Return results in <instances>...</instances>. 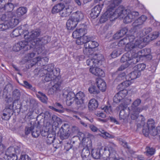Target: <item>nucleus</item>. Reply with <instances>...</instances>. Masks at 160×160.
<instances>
[{
	"label": "nucleus",
	"mask_w": 160,
	"mask_h": 160,
	"mask_svg": "<svg viewBox=\"0 0 160 160\" xmlns=\"http://www.w3.org/2000/svg\"><path fill=\"white\" fill-rule=\"evenodd\" d=\"M73 10L72 5H69L68 7H65L60 13L61 16L62 17H66L69 16L72 12Z\"/></svg>",
	"instance_id": "20"
},
{
	"label": "nucleus",
	"mask_w": 160,
	"mask_h": 160,
	"mask_svg": "<svg viewBox=\"0 0 160 160\" xmlns=\"http://www.w3.org/2000/svg\"><path fill=\"white\" fill-rule=\"evenodd\" d=\"M87 26L83 24L80 25L79 28H77L78 31L81 36L85 35L87 32Z\"/></svg>",
	"instance_id": "33"
},
{
	"label": "nucleus",
	"mask_w": 160,
	"mask_h": 160,
	"mask_svg": "<svg viewBox=\"0 0 160 160\" xmlns=\"http://www.w3.org/2000/svg\"><path fill=\"white\" fill-rule=\"evenodd\" d=\"M12 16V12H7L5 14H2L0 17V19L2 21H8L9 19Z\"/></svg>",
	"instance_id": "39"
},
{
	"label": "nucleus",
	"mask_w": 160,
	"mask_h": 160,
	"mask_svg": "<svg viewBox=\"0 0 160 160\" xmlns=\"http://www.w3.org/2000/svg\"><path fill=\"white\" fill-rule=\"evenodd\" d=\"M22 82L21 85L26 88L30 89L32 88V86L26 81H20Z\"/></svg>",
	"instance_id": "61"
},
{
	"label": "nucleus",
	"mask_w": 160,
	"mask_h": 160,
	"mask_svg": "<svg viewBox=\"0 0 160 160\" xmlns=\"http://www.w3.org/2000/svg\"><path fill=\"white\" fill-rule=\"evenodd\" d=\"M33 62H35L33 63L31 65V67H32L34 65L36 64H38L39 63L40 65H42L43 66V63H41L42 62V58H41L40 57H37L36 58H34L33 59Z\"/></svg>",
	"instance_id": "46"
},
{
	"label": "nucleus",
	"mask_w": 160,
	"mask_h": 160,
	"mask_svg": "<svg viewBox=\"0 0 160 160\" xmlns=\"http://www.w3.org/2000/svg\"><path fill=\"white\" fill-rule=\"evenodd\" d=\"M146 109V107L145 106H143L142 108L138 107V108H133V109H132V110L134 112L137 113V114H138L140 112H141L143 110Z\"/></svg>",
	"instance_id": "62"
},
{
	"label": "nucleus",
	"mask_w": 160,
	"mask_h": 160,
	"mask_svg": "<svg viewBox=\"0 0 160 160\" xmlns=\"http://www.w3.org/2000/svg\"><path fill=\"white\" fill-rule=\"evenodd\" d=\"M14 150L12 148H9L3 157L4 159L6 160H17V156L14 153Z\"/></svg>",
	"instance_id": "11"
},
{
	"label": "nucleus",
	"mask_w": 160,
	"mask_h": 160,
	"mask_svg": "<svg viewBox=\"0 0 160 160\" xmlns=\"http://www.w3.org/2000/svg\"><path fill=\"white\" fill-rule=\"evenodd\" d=\"M23 34L25 40L29 43L32 44V46H34L37 45L38 44V37L40 34V32L38 30H33L30 32L27 31H24Z\"/></svg>",
	"instance_id": "2"
},
{
	"label": "nucleus",
	"mask_w": 160,
	"mask_h": 160,
	"mask_svg": "<svg viewBox=\"0 0 160 160\" xmlns=\"http://www.w3.org/2000/svg\"><path fill=\"white\" fill-rule=\"evenodd\" d=\"M62 96L66 98V102L67 104L70 106L71 105L74 100V99L76 95L72 92H68L67 90L64 89L63 91Z\"/></svg>",
	"instance_id": "7"
},
{
	"label": "nucleus",
	"mask_w": 160,
	"mask_h": 160,
	"mask_svg": "<svg viewBox=\"0 0 160 160\" xmlns=\"http://www.w3.org/2000/svg\"><path fill=\"white\" fill-rule=\"evenodd\" d=\"M54 68V65L53 64H50L47 65L43 66V67L41 68V70L40 72H43L44 76L45 78V75L47 73L52 74Z\"/></svg>",
	"instance_id": "18"
},
{
	"label": "nucleus",
	"mask_w": 160,
	"mask_h": 160,
	"mask_svg": "<svg viewBox=\"0 0 160 160\" xmlns=\"http://www.w3.org/2000/svg\"><path fill=\"white\" fill-rule=\"evenodd\" d=\"M112 9L109 7V6L108 7V9L106 12L101 16L100 18V22L101 23H103L109 19L110 21L113 20V17L112 15Z\"/></svg>",
	"instance_id": "8"
},
{
	"label": "nucleus",
	"mask_w": 160,
	"mask_h": 160,
	"mask_svg": "<svg viewBox=\"0 0 160 160\" xmlns=\"http://www.w3.org/2000/svg\"><path fill=\"white\" fill-rule=\"evenodd\" d=\"M13 107H15L16 109H20L21 107V105L20 103L18 100H15L13 103Z\"/></svg>",
	"instance_id": "56"
},
{
	"label": "nucleus",
	"mask_w": 160,
	"mask_h": 160,
	"mask_svg": "<svg viewBox=\"0 0 160 160\" xmlns=\"http://www.w3.org/2000/svg\"><path fill=\"white\" fill-rule=\"evenodd\" d=\"M78 22L71 17L68 20L67 22V29L69 30H73L76 27Z\"/></svg>",
	"instance_id": "22"
},
{
	"label": "nucleus",
	"mask_w": 160,
	"mask_h": 160,
	"mask_svg": "<svg viewBox=\"0 0 160 160\" xmlns=\"http://www.w3.org/2000/svg\"><path fill=\"white\" fill-rule=\"evenodd\" d=\"M152 31V29L149 27H147L144 28L141 31L138 33L140 37L143 38V36L148 34Z\"/></svg>",
	"instance_id": "37"
},
{
	"label": "nucleus",
	"mask_w": 160,
	"mask_h": 160,
	"mask_svg": "<svg viewBox=\"0 0 160 160\" xmlns=\"http://www.w3.org/2000/svg\"><path fill=\"white\" fill-rule=\"evenodd\" d=\"M95 115L98 117L100 118H98V120L100 121H101L103 122H106L107 120L106 119H101V118H105L106 117V115L102 112H97L95 113Z\"/></svg>",
	"instance_id": "44"
},
{
	"label": "nucleus",
	"mask_w": 160,
	"mask_h": 160,
	"mask_svg": "<svg viewBox=\"0 0 160 160\" xmlns=\"http://www.w3.org/2000/svg\"><path fill=\"white\" fill-rule=\"evenodd\" d=\"M122 0H105L104 2V4L105 5H110L114 4L118 5L120 3Z\"/></svg>",
	"instance_id": "43"
},
{
	"label": "nucleus",
	"mask_w": 160,
	"mask_h": 160,
	"mask_svg": "<svg viewBox=\"0 0 160 160\" xmlns=\"http://www.w3.org/2000/svg\"><path fill=\"white\" fill-rule=\"evenodd\" d=\"M13 107L12 105H10L6 107L5 108L4 110V112L6 113L7 114H9L11 115V113H12L11 115L12 114Z\"/></svg>",
	"instance_id": "52"
},
{
	"label": "nucleus",
	"mask_w": 160,
	"mask_h": 160,
	"mask_svg": "<svg viewBox=\"0 0 160 160\" xmlns=\"http://www.w3.org/2000/svg\"><path fill=\"white\" fill-rule=\"evenodd\" d=\"M51 83H52L53 85L48 91V95H53L59 91L62 83L61 81H52Z\"/></svg>",
	"instance_id": "6"
},
{
	"label": "nucleus",
	"mask_w": 160,
	"mask_h": 160,
	"mask_svg": "<svg viewBox=\"0 0 160 160\" xmlns=\"http://www.w3.org/2000/svg\"><path fill=\"white\" fill-rule=\"evenodd\" d=\"M129 108H125L121 110L119 112V118L120 120H124L126 119L129 115Z\"/></svg>",
	"instance_id": "23"
},
{
	"label": "nucleus",
	"mask_w": 160,
	"mask_h": 160,
	"mask_svg": "<svg viewBox=\"0 0 160 160\" xmlns=\"http://www.w3.org/2000/svg\"><path fill=\"white\" fill-rule=\"evenodd\" d=\"M34 129V127L32 126L31 127H26L25 129V134L26 135H28L30 132Z\"/></svg>",
	"instance_id": "63"
},
{
	"label": "nucleus",
	"mask_w": 160,
	"mask_h": 160,
	"mask_svg": "<svg viewBox=\"0 0 160 160\" xmlns=\"http://www.w3.org/2000/svg\"><path fill=\"white\" fill-rule=\"evenodd\" d=\"M159 35L158 32H153L149 34L146 37H144V41H145L146 42H149L157 38L158 37Z\"/></svg>",
	"instance_id": "26"
},
{
	"label": "nucleus",
	"mask_w": 160,
	"mask_h": 160,
	"mask_svg": "<svg viewBox=\"0 0 160 160\" xmlns=\"http://www.w3.org/2000/svg\"><path fill=\"white\" fill-rule=\"evenodd\" d=\"M149 134L153 136L159 135L160 133V126L157 127L156 128L153 127L149 129Z\"/></svg>",
	"instance_id": "35"
},
{
	"label": "nucleus",
	"mask_w": 160,
	"mask_h": 160,
	"mask_svg": "<svg viewBox=\"0 0 160 160\" xmlns=\"http://www.w3.org/2000/svg\"><path fill=\"white\" fill-rule=\"evenodd\" d=\"M101 10V8L100 5H96L92 9L90 13L91 16L93 18H97Z\"/></svg>",
	"instance_id": "21"
},
{
	"label": "nucleus",
	"mask_w": 160,
	"mask_h": 160,
	"mask_svg": "<svg viewBox=\"0 0 160 160\" xmlns=\"http://www.w3.org/2000/svg\"><path fill=\"white\" fill-rule=\"evenodd\" d=\"M81 156L83 160H90V152L87 148H84L82 149Z\"/></svg>",
	"instance_id": "31"
},
{
	"label": "nucleus",
	"mask_w": 160,
	"mask_h": 160,
	"mask_svg": "<svg viewBox=\"0 0 160 160\" xmlns=\"http://www.w3.org/2000/svg\"><path fill=\"white\" fill-rule=\"evenodd\" d=\"M150 53L151 50L149 48H145L139 51L138 50L137 52V57L138 56L140 58L146 57L148 60H150L152 57Z\"/></svg>",
	"instance_id": "13"
},
{
	"label": "nucleus",
	"mask_w": 160,
	"mask_h": 160,
	"mask_svg": "<svg viewBox=\"0 0 160 160\" xmlns=\"http://www.w3.org/2000/svg\"><path fill=\"white\" fill-rule=\"evenodd\" d=\"M36 95L42 102L44 103L47 102L48 98L45 94L39 91L36 93Z\"/></svg>",
	"instance_id": "34"
},
{
	"label": "nucleus",
	"mask_w": 160,
	"mask_h": 160,
	"mask_svg": "<svg viewBox=\"0 0 160 160\" xmlns=\"http://www.w3.org/2000/svg\"><path fill=\"white\" fill-rule=\"evenodd\" d=\"M128 31V29L127 27H124L120 30L119 32L120 36L123 37L125 35Z\"/></svg>",
	"instance_id": "64"
},
{
	"label": "nucleus",
	"mask_w": 160,
	"mask_h": 160,
	"mask_svg": "<svg viewBox=\"0 0 160 160\" xmlns=\"http://www.w3.org/2000/svg\"><path fill=\"white\" fill-rule=\"evenodd\" d=\"M131 84L130 81H124L119 84L118 86L119 89H124Z\"/></svg>",
	"instance_id": "42"
},
{
	"label": "nucleus",
	"mask_w": 160,
	"mask_h": 160,
	"mask_svg": "<svg viewBox=\"0 0 160 160\" xmlns=\"http://www.w3.org/2000/svg\"><path fill=\"white\" fill-rule=\"evenodd\" d=\"M93 57L96 61L98 66H99L102 64V61L104 60V58L102 54L95 53Z\"/></svg>",
	"instance_id": "32"
},
{
	"label": "nucleus",
	"mask_w": 160,
	"mask_h": 160,
	"mask_svg": "<svg viewBox=\"0 0 160 160\" xmlns=\"http://www.w3.org/2000/svg\"><path fill=\"white\" fill-rule=\"evenodd\" d=\"M81 40H82L84 44L86 43H88L90 40H92V38L89 37L88 36L83 35L82 37H81Z\"/></svg>",
	"instance_id": "49"
},
{
	"label": "nucleus",
	"mask_w": 160,
	"mask_h": 160,
	"mask_svg": "<svg viewBox=\"0 0 160 160\" xmlns=\"http://www.w3.org/2000/svg\"><path fill=\"white\" fill-rule=\"evenodd\" d=\"M146 67V65L144 63H142L140 64H138L136 68L137 69V71H138V72H139L140 71L143 70Z\"/></svg>",
	"instance_id": "59"
},
{
	"label": "nucleus",
	"mask_w": 160,
	"mask_h": 160,
	"mask_svg": "<svg viewBox=\"0 0 160 160\" xmlns=\"http://www.w3.org/2000/svg\"><path fill=\"white\" fill-rule=\"evenodd\" d=\"M85 98V95L84 93L81 92H79L77 93L74 98L76 105L78 108H81L85 106L84 100Z\"/></svg>",
	"instance_id": "4"
},
{
	"label": "nucleus",
	"mask_w": 160,
	"mask_h": 160,
	"mask_svg": "<svg viewBox=\"0 0 160 160\" xmlns=\"http://www.w3.org/2000/svg\"><path fill=\"white\" fill-rule=\"evenodd\" d=\"M137 37L135 42L134 41L133 43L134 45L137 47V49L138 50V48H142L144 47V42H146L144 41V37H140L139 34H138Z\"/></svg>",
	"instance_id": "16"
},
{
	"label": "nucleus",
	"mask_w": 160,
	"mask_h": 160,
	"mask_svg": "<svg viewBox=\"0 0 160 160\" xmlns=\"http://www.w3.org/2000/svg\"><path fill=\"white\" fill-rule=\"evenodd\" d=\"M90 40L88 43L84 44V46L86 47H88L91 49L94 48L98 46V43L95 41Z\"/></svg>",
	"instance_id": "41"
},
{
	"label": "nucleus",
	"mask_w": 160,
	"mask_h": 160,
	"mask_svg": "<svg viewBox=\"0 0 160 160\" xmlns=\"http://www.w3.org/2000/svg\"><path fill=\"white\" fill-rule=\"evenodd\" d=\"M95 83L98 88L102 92H104L107 88L106 83L104 81H95Z\"/></svg>",
	"instance_id": "28"
},
{
	"label": "nucleus",
	"mask_w": 160,
	"mask_h": 160,
	"mask_svg": "<svg viewBox=\"0 0 160 160\" xmlns=\"http://www.w3.org/2000/svg\"><path fill=\"white\" fill-rule=\"evenodd\" d=\"M141 103V100L140 99H137L133 103L131 106L132 109L138 107Z\"/></svg>",
	"instance_id": "55"
},
{
	"label": "nucleus",
	"mask_w": 160,
	"mask_h": 160,
	"mask_svg": "<svg viewBox=\"0 0 160 160\" xmlns=\"http://www.w3.org/2000/svg\"><path fill=\"white\" fill-rule=\"evenodd\" d=\"M154 126V122L152 119H149L147 124L143 125L142 132L146 136H148L149 134V129L153 127Z\"/></svg>",
	"instance_id": "10"
},
{
	"label": "nucleus",
	"mask_w": 160,
	"mask_h": 160,
	"mask_svg": "<svg viewBox=\"0 0 160 160\" xmlns=\"http://www.w3.org/2000/svg\"><path fill=\"white\" fill-rule=\"evenodd\" d=\"M91 83H92V85L88 88L89 92L91 94H98L100 92L99 90L94 86L95 82H92Z\"/></svg>",
	"instance_id": "36"
},
{
	"label": "nucleus",
	"mask_w": 160,
	"mask_h": 160,
	"mask_svg": "<svg viewBox=\"0 0 160 160\" xmlns=\"http://www.w3.org/2000/svg\"><path fill=\"white\" fill-rule=\"evenodd\" d=\"M135 55L132 54L130 55V52H127L124 54L121 58L120 61L121 62H124L128 61H129L133 58L136 59L135 58Z\"/></svg>",
	"instance_id": "29"
},
{
	"label": "nucleus",
	"mask_w": 160,
	"mask_h": 160,
	"mask_svg": "<svg viewBox=\"0 0 160 160\" xmlns=\"http://www.w3.org/2000/svg\"><path fill=\"white\" fill-rule=\"evenodd\" d=\"M19 22V19L14 16L12 13V16L10 18L8 22L10 28H13L17 25Z\"/></svg>",
	"instance_id": "24"
},
{
	"label": "nucleus",
	"mask_w": 160,
	"mask_h": 160,
	"mask_svg": "<svg viewBox=\"0 0 160 160\" xmlns=\"http://www.w3.org/2000/svg\"><path fill=\"white\" fill-rule=\"evenodd\" d=\"M38 44H37V45H36V48L37 50L38 48L39 51H38V53H41L42 51V45L47 43L50 41V38L48 36H45L42 38H38Z\"/></svg>",
	"instance_id": "12"
},
{
	"label": "nucleus",
	"mask_w": 160,
	"mask_h": 160,
	"mask_svg": "<svg viewBox=\"0 0 160 160\" xmlns=\"http://www.w3.org/2000/svg\"><path fill=\"white\" fill-rule=\"evenodd\" d=\"M31 46L28 44V42L26 40H23L19 42L16 43L13 47V50L15 52H18L22 49L25 50L30 49Z\"/></svg>",
	"instance_id": "5"
},
{
	"label": "nucleus",
	"mask_w": 160,
	"mask_h": 160,
	"mask_svg": "<svg viewBox=\"0 0 160 160\" xmlns=\"http://www.w3.org/2000/svg\"><path fill=\"white\" fill-rule=\"evenodd\" d=\"M55 71L56 73L55 74L54 72H52V74H50L49 73H47L45 75V78L44 80H55L56 79L59 80L60 78V77L59 76L60 70L58 68H55Z\"/></svg>",
	"instance_id": "15"
},
{
	"label": "nucleus",
	"mask_w": 160,
	"mask_h": 160,
	"mask_svg": "<svg viewBox=\"0 0 160 160\" xmlns=\"http://www.w3.org/2000/svg\"><path fill=\"white\" fill-rule=\"evenodd\" d=\"M123 99V98L118 93H117L113 98V101L116 103L120 102L121 100Z\"/></svg>",
	"instance_id": "58"
},
{
	"label": "nucleus",
	"mask_w": 160,
	"mask_h": 160,
	"mask_svg": "<svg viewBox=\"0 0 160 160\" xmlns=\"http://www.w3.org/2000/svg\"><path fill=\"white\" fill-rule=\"evenodd\" d=\"M69 126L68 124H64L61 127L60 129V137L62 140L67 139L69 134Z\"/></svg>",
	"instance_id": "9"
},
{
	"label": "nucleus",
	"mask_w": 160,
	"mask_h": 160,
	"mask_svg": "<svg viewBox=\"0 0 160 160\" xmlns=\"http://www.w3.org/2000/svg\"><path fill=\"white\" fill-rule=\"evenodd\" d=\"M98 103L97 101L95 99H91L89 102L88 107L90 110L96 109L98 107Z\"/></svg>",
	"instance_id": "30"
},
{
	"label": "nucleus",
	"mask_w": 160,
	"mask_h": 160,
	"mask_svg": "<svg viewBox=\"0 0 160 160\" xmlns=\"http://www.w3.org/2000/svg\"><path fill=\"white\" fill-rule=\"evenodd\" d=\"M118 5L112 4L109 5V7L112 9V12L114 19L120 17L123 18L124 17L123 21L126 23L131 22L135 18L139 15V13L137 12H131L129 9H125L122 6H119L115 11L114 8L116 6Z\"/></svg>",
	"instance_id": "1"
},
{
	"label": "nucleus",
	"mask_w": 160,
	"mask_h": 160,
	"mask_svg": "<svg viewBox=\"0 0 160 160\" xmlns=\"http://www.w3.org/2000/svg\"><path fill=\"white\" fill-rule=\"evenodd\" d=\"M41 70V68L40 69H36L34 70V73L35 75H39V77H43L44 76L43 72H40V71Z\"/></svg>",
	"instance_id": "60"
},
{
	"label": "nucleus",
	"mask_w": 160,
	"mask_h": 160,
	"mask_svg": "<svg viewBox=\"0 0 160 160\" xmlns=\"http://www.w3.org/2000/svg\"><path fill=\"white\" fill-rule=\"evenodd\" d=\"M109 153L108 148L105 146L102 147L99 149L92 150V155L93 158L95 159H98L100 157L103 156L104 157L108 156L106 153Z\"/></svg>",
	"instance_id": "3"
},
{
	"label": "nucleus",
	"mask_w": 160,
	"mask_h": 160,
	"mask_svg": "<svg viewBox=\"0 0 160 160\" xmlns=\"http://www.w3.org/2000/svg\"><path fill=\"white\" fill-rule=\"evenodd\" d=\"M86 63L88 66L92 67L94 65L95 66H98L96 62L93 58H89L87 59L86 61Z\"/></svg>",
	"instance_id": "48"
},
{
	"label": "nucleus",
	"mask_w": 160,
	"mask_h": 160,
	"mask_svg": "<svg viewBox=\"0 0 160 160\" xmlns=\"http://www.w3.org/2000/svg\"><path fill=\"white\" fill-rule=\"evenodd\" d=\"M125 50L128 51L127 52H130V55L132 54L135 55V58L137 57V52L138 50L137 47L134 45V43L127 42L125 48Z\"/></svg>",
	"instance_id": "14"
},
{
	"label": "nucleus",
	"mask_w": 160,
	"mask_h": 160,
	"mask_svg": "<svg viewBox=\"0 0 160 160\" xmlns=\"http://www.w3.org/2000/svg\"><path fill=\"white\" fill-rule=\"evenodd\" d=\"M89 71L92 74L100 77H103L105 76L104 72L101 69L97 67L91 68Z\"/></svg>",
	"instance_id": "19"
},
{
	"label": "nucleus",
	"mask_w": 160,
	"mask_h": 160,
	"mask_svg": "<svg viewBox=\"0 0 160 160\" xmlns=\"http://www.w3.org/2000/svg\"><path fill=\"white\" fill-rule=\"evenodd\" d=\"M4 7L5 9L8 11V12H11L13 10L14 6L12 3H8L4 5Z\"/></svg>",
	"instance_id": "51"
},
{
	"label": "nucleus",
	"mask_w": 160,
	"mask_h": 160,
	"mask_svg": "<svg viewBox=\"0 0 160 160\" xmlns=\"http://www.w3.org/2000/svg\"><path fill=\"white\" fill-rule=\"evenodd\" d=\"M10 28L9 24L8 22H5L2 23L0 24V31H4L9 29Z\"/></svg>",
	"instance_id": "45"
},
{
	"label": "nucleus",
	"mask_w": 160,
	"mask_h": 160,
	"mask_svg": "<svg viewBox=\"0 0 160 160\" xmlns=\"http://www.w3.org/2000/svg\"><path fill=\"white\" fill-rule=\"evenodd\" d=\"M117 140L119 141L120 144L125 148L128 149H130V147L128 146L127 142L120 138H118Z\"/></svg>",
	"instance_id": "50"
},
{
	"label": "nucleus",
	"mask_w": 160,
	"mask_h": 160,
	"mask_svg": "<svg viewBox=\"0 0 160 160\" xmlns=\"http://www.w3.org/2000/svg\"><path fill=\"white\" fill-rule=\"evenodd\" d=\"M65 7V5L61 3L55 5L52 9V13L53 14L61 12L62 10Z\"/></svg>",
	"instance_id": "27"
},
{
	"label": "nucleus",
	"mask_w": 160,
	"mask_h": 160,
	"mask_svg": "<svg viewBox=\"0 0 160 160\" xmlns=\"http://www.w3.org/2000/svg\"><path fill=\"white\" fill-rule=\"evenodd\" d=\"M140 74V72H138L137 71H135L131 72L129 75L131 78L130 80H134L138 77Z\"/></svg>",
	"instance_id": "47"
},
{
	"label": "nucleus",
	"mask_w": 160,
	"mask_h": 160,
	"mask_svg": "<svg viewBox=\"0 0 160 160\" xmlns=\"http://www.w3.org/2000/svg\"><path fill=\"white\" fill-rule=\"evenodd\" d=\"M120 91L118 93L120 95L121 97L124 99L128 93V91L124 89H119Z\"/></svg>",
	"instance_id": "53"
},
{
	"label": "nucleus",
	"mask_w": 160,
	"mask_h": 160,
	"mask_svg": "<svg viewBox=\"0 0 160 160\" xmlns=\"http://www.w3.org/2000/svg\"><path fill=\"white\" fill-rule=\"evenodd\" d=\"M84 17L83 14L81 11H77L73 13L71 17L77 22L82 20Z\"/></svg>",
	"instance_id": "25"
},
{
	"label": "nucleus",
	"mask_w": 160,
	"mask_h": 160,
	"mask_svg": "<svg viewBox=\"0 0 160 160\" xmlns=\"http://www.w3.org/2000/svg\"><path fill=\"white\" fill-rule=\"evenodd\" d=\"M27 12V8L24 7H20L17 9L16 11L17 15L20 17L25 14Z\"/></svg>",
	"instance_id": "38"
},
{
	"label": "nucleus",
	"mask_w": 160,
	"mask_h": 160,
	"mask_svg": "<svg viewBox=\"0 0 160 160\" xmlns=\"http://www.w3.org/2000/svg\"><path fill=\"white\" fill-rule=\"evenodd\" d=\"M125 38L127 40H128L129 42H128L132 43L134 42V40L136 38H135V37L134 35H127V36L125 37Z\"/></svg>",
	"instance_id": "57"
},
{
	"label": "nucleus",
	"mask_w": 160,
	"mask_h": 160,
	"mask_svg": "<svg viewBox=\"0 0 160 160\" xmlns=\"http://www.w3.org/2000/svg\"><path fill=\"white\" fill-rule=\"evenodd\" d=\"M35 54V53L32 52L28 53L26 54L25 57V59L26 61H29L31 59V58H33Z\"/></svg>",
	"instance_id": "54"
},
{
	"label": "nucleus",
	"mask_w": 160,
	"mask_h": 160,
	"mask_svg": "<svg viewBox=\"0 0 160 160\" xmlns=\"http://www.w3.org/2000/svg\"><path fill=\"white\" fill-rule=\"evenodd\" d=\"M147 19L145 15H142L136 20L132 23L133 27L136 29L141 27Z\"/></svg>",
	"instance_id": "17"
},
{
	"label": "nucleus",
	"mask_w": 160,
	"mask_h": 160,
	"mask_svg": "<svg viewBox=\"0 0 160 160\" xmlns=\"http://www.w3.org/2000/svg\"><path fill=\"white\" fill-rule=\"evenodd\" d=\"M145 150V153L148 156H152L154 154L156 151L155 148L149 146L146 147Z\"/></svg>",
	"instance_id": "40"
}]
</instances>
